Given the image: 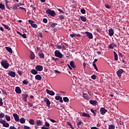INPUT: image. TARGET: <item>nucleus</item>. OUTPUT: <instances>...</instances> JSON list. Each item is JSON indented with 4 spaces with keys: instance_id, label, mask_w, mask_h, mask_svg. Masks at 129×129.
<instances>
[{
    "instance_id": "6e6552de",
    "label": "nucleus",
    "mask_w": 129,
    "mask_h": 129,
    "mask_svg": "<svg viewBox=\"0 0 129 129\" xmlns=\"http://www.w3.org/2000/svg\"><path fill=\"white\" fill-rule=\"evenodd\" d=\"M9 76H10L11 77H16V72L10 71L8 73Z\"/></svg>"
},
{
    "instance_id": "9b49d317",
    "label": "nucleus",
    "mask_w": 129,
    "mask_h": 129,
    "mask_svg": "<svg viewBox=\"0 0 129 129\" xmlns=\"http://www.w3.org/2000/svg\"><path fill=\"white\" fill-rule=\"evenodd\" d=\"M15 91L16 93H18V94L22 93V90H21V88H20V87H16L15 88Z\"/></svg>"
},
{
    "instance_id": "a18cd8bd",
    "label": "nucleus",
    "mask_w": 129,
    "mask_h": 129,
    "mask_svg": "<svg viewBox=\"0 0 129 129\" xmlns=\"http://www.w3.org/2000/svg\"><path fill=\"white\" fill-rule=\"evenodd\" d=\"M76 36H77L76 34H71L70 35V37H71V38H75Z\"/></svg>"
},
{
    "instance_id": "f257e3e1",
    "label": "nucleus",
    "mask_w": 129,
    "mask_h": 129,
    "mask_svg": "<svg viewBox=\"0 0 129 129\" xmlns=\"http://www.w3.org/2000/svg\"><path fill=\"white\" fill-rule=\"evenodd\" d=\"M1 65L5 69H8L9 68V67H10V63H9V62H8V61H4V60L2 61Z\"/></svg>"
},
{
    "instance_id": "c756f323",
    "label": "nucleus",
    "mask_w": 129,
    "mask_h": 129,
    "mask_svg": "<svg viewBox=\"0 0 129 129\" xmlns=\"http://www.w3.org/2000/svg\"><path fill=\"white\" fill-rule=\"evenodd\" d=\"M2 124L5 127H9L10 126V124L6 123V122H4Z\"/></svg>"
},
{
    "instance_id": "f704fd0d",
    "label": "nucleus",
    "mask_w": 129,
    "mask_h": 129,
    "mask_svg": "<svg viewBox=\"0 0 129 129\" xmlns=\"http://www.w3.org/2000/svg\"><path fill=\"white\" fill-rule=\"evenodd\" d=\"M80 19L83 22H86V17L84 16H80Z\"/></svg>"
},
{
    "instance_id": "a211bd4d",
    "label": "nucleus",
    "mask_w": 129,
    "mask_h": 129,
    "mask_svg": "<svg viewBox=\"0 0 129 129\" xmlns=\"http://www.w3.org/2000/svg\"><path fill=\"white\" fill-rule=\"evenodd\" d=\"M114 47H117L114 43H112V44H110V45L108 46L109 49H113Z\"/></svg>"
},
{
    "instance_id": "3c124183",
    "label": "nucleus",
    "mask_w": 129,
    "mask_h": 129,
    "mask_svg": "<svg viewBox=\"0 0 129 129\" xmlns=\"http://www.w3.org/2000/svg\"><path fill=\"white\" fill-rule=\"evenodd\" d=\"M61 97H60L59 96H55V99H56V100H59L61 98Z\"/></svg>"
},
{
    "instance_id": "c9c22d12",
    "label": "nucleus",
    "mask_w": 129,
    "mask_h": 129,
    "mask_svg": "<svg viewBox=\"0 0 129 129\" xmlns=\"http://www.w3.org/2000/svg\"><path fill=\"white\" fill-rule=\"evenodd\" d=\"M6 119L7 120V121H11V117L8 116V115H5Z\"/></svg>"
},
{
    "instance_id": "4c0bfd02",
    "label": "nucleus",
    "mask_w": 129,
    "mask_h": 129,
    "mask_svg": "<svg viewBox=\"0 0 129 129\" xmlns=\"http://www.w3.org/2000/svg\"><path fill=\"white\" fill-rule=\"evenodd\" d=\"M109 129H114L115 128V126L113 124H111L110 125H109Z\"/></svg>"
},
{
    "instance_id": "a19ab883",
    "label": "nucleus",
    "mask_w": 129,
    "mask_h": 129,
    "mask_svg": "<svg viewBox=\"0 0 129 129\" xmlns=\"http://www.w3.org/2000/svg\"><path fill=\"white\" fill-rule=\"evenodd\" d=\"M23 84H24V85H28V84H29V81H27V80H24L23 81Z\"/></svg>"
},
{
    "instance_id": "7c9ffc66",
    "label": "nucleus",
    "mask_w": 129,
    "mask_h": 129,
    "mask_svg": "<svg viewBox=\"0 0 129 129\" xmlns=\"http://www.w3.org/2000/svg\"><path fill=\"white\" fill-rule=\"evenodd\" d=\"M2 25L7 30H9V31L11 30V28L10 27L4 23H2Z\"/></svg>"
},
{
    "instance_id": "09e8293b",
    "label": "nucleus",
    "mask_w": 129,
    "mask_h": 129,
    "mask_svg": "<svg viewBox=\"0 0 129 129\" xmlns=\"http://www.w3.org/2000/svg\"><path fill=\"white\" fill-rule=\"evenodd\" d=\"M58 17H59L60 20H64L65 19V18L64 17V16L62 15H59Z\"/></svg>"
},
{
    "instance_id": "79ce46f5",
    "label": "nucleus",
    "mask_w": 129,
    "mask_h": 129,
    "mask_svg": "<svg viewBox=\"0 0 129 129\" xmlns=\"http://www.w3.org/2000/svg\"><path fill=\"white\" fill-rule=\"evenodd\" d=\"M82 123H83V122H82V121L81 120H80L79 122H77V125H81Z\"/></svg>"
},
{
    "instance_id": "58836bf2",
    "label": "nucleus",
    "mask_w": 129,
    "mask_h": 129,
    "mask_svg": "<svg viewBox=\"0 0 129 129\" xmlns=\"http://www.w3.org/2000/svg\"><path fill=\"white\" fill-rule=\"evenodd\" d=\"M67 123L68 125H69V126H70V128L74 129V127H73V125H72V124H71V123L68 122Z\"/></svg>"
},
{
    "instance_id": "e2e57ef3",
    "label": "nucleus",
    "mask_w": 129,
    "mask_h": 129,
    "mask_svg": "<svg viewBox=\"0 0 129 129\" xmlns=\"http://www.w3.org/2000/svg\"><path fill=\"white\" fill-rule=\"evenodd\" d=\"M28 104L30 106V107H33V103H31V102H28Z\"/></svg>"
},
{
    "instance_id": "ddd939ff",
    "label": "nucleus",
    "mask_w": 129,
    "mask_h": 129,
    "mask_svg": "<svg viewBox=\"0 0 129 129\" xmlns=\"http://www.w3.org/2000/svg\"><path fill=\"white\" fill-rule=\"evenodd\" d=\"M46 91L47 94H49V95H51V96H53V95H55V93L53 91L49 90L48 89H46Z\"/></svg>"
},
{
    "instance_id": "37998d69",
    "label": "nucleus",
    "mask_w": 129,
    "mask_h": 129,
    "mask_svg": "<svg viewBox=\"0 0 129 129\" xmlns=\"http://www.w3.org/2000/svg\"><path fill=\"white\" fill-rule=\"evenodd\" d=\"M81 13L83 14V15L85 14L86 13V11H85V9H81Z\"/></svg>"
},
{
    "instance_id": "bb28decb",
    "label": "nucleus",
    "mask_w": 129,
    "mask_h": 129,
    "mask_svg": "<svg viewBox=\"0 0 129 129\" xmlns=\"http://www.w3.org/2000/svg\"><path fill=\"white\" fill-rule=\"evenodd\" d=\"M113 53L114 55V60H115V61H117V60H118V56L117 55V54H116L115 51H113Z\"/></svg>"
},
{
    "instance_id": "864d4df0",
    "label": "nucleus",
    "mask_w": 129,
    "mask_h": 129,
    "mask_svg": "<svg viewBox=\"0 0 129 129\" xmlns=\"http://www.w3.org/2000/svg\"><path fill=\"white\" fill-rule=\"evenodd\" d=\"M57 49H58L59 50H61L62 49V46L60 45H56Z\"/></svg>"
},
{
    "instance_id": "f03ea898",
    "label": "nucleus",
    "mask_w": 129,
    "mask_h": 129,
    "mask_svg": "<svg viewBox=\"0 0 129 129\" xmlns=\"http://www.w3.org/2000/svg\"><path fill=\"white\" fill-rule=\"evenodd\" d=\"M47 14H48L51 16V17H55L56 13L53 10H51L50 9H47L46 11Z\"/></svg>"
},
{
    "instance_id": "0e129e2a",
    "label": "nucleus",
    "mask_w": 129,
    "mask_h": 129,
    "mask_svg": "<svg viewBox=\"0 0 129 129\" xmlns=\"http://www.w3.org/2000/svg\"><path fill=\"white\" fill-rule=\"evenodd\" d=\"M93 66L94 67V68H97V67H96V64H95V63L94 62H93Z\"/></svg>"
},
{
    "instance_id": "4468645a",
    "label": "nucleus",
    "mask_w": 129,
    "mask_h": 129,
    "mask_svg": "<svg viewBox=\"0 0 129 129\" xmlns=\"http://www.w3.org/2000/svg\"><path fill=\"white\" fill-rule=\"evenodd\" d=\"M123 72V70L122 69L119 70L117 73L116 74L118 76V77H121V74Z\"/></svg>"
},
{
    "instance_id": "4be33fe9",
    "label": "nucleus",
    "mask_w": 129,
    "mask_h": 129,
    "mask_svg": "<svg viewBox=\"0 0 129 129\" xmlns=\"http://www.w3.org/2000/svg\"><path fill=\"white\" fill-rule=\"evenodd\" d=\"M91 112L93 113L94 116H96V114L97 113V110H94L93 109H91Z\"/></svg>"
},
{
    "instance_id": "5fc2aeb1",
    "label": "nucleus",
    "mask_w": 129,
    "mask_h": 129,
    "mask_svg": "<svg viewBox=\"0 0 129 129\" xmlns=\"http://www.w3.org/2000/svg\"><path fill=\"white\" fill-rule=\"evenodd\" d=\"M4 102H3V99H0V106H2V105H3Z\"/></svg>"
},
{
    "instance_id": "412c9836",
    "label": "nucleus",
    "mask_w": 129,
    "mask_h": 129,
    "mask_svg": "<svg viewBox=\"0 0 129 129\" xmlns=\"http://www.w3.org/2000/svg\"><path fill=\"white\" fill-rule=\"evenodd\" d=\"M35 78L36 80H38V81L42 80V76H41V75H37L36 76H35Z\"/></svg>"
},
{
    "instance_id": "2eb2a0df",
    "label": "nucleus",
    "mask_w": 129,
    "mask_h": 129,
    "mask_svg": "<svg viewBox=\"0 0 129 129\" xmlns=\"http://www.w3.org/2000/svg\"><path fill=\"white\" fill-rule=\"evenodd\" d=\"M17 33L18 35H20V36H22V38L24 39H27V35H26V34H22L20 31H17Z\"/></svg>"
},
{
    "instance_id": "2f4dec72",
    "label": "nucleus",
    "mask_w": 129,
    "mask_h": 129,
    "mask_svg": "<svg viewBox=\"0 0 129 129\" xmlns=\"http://www.w3.org/2000/svg\"><path fill=\"white\" fill-rule=\"evenodd\" d=\"M0 9L4 11V10H6V7L5 6V5L1 3L0 4Z\"/></svg>"
},
{
    "instance_id": "603ef678",
    "label": "nucleus",
    "mask_w": 129,
    "mask_h": 129,
    "mask_svg": "<svg viewBox=\"0 0 129 129\" xmlns=\"http://www.w3.org/2000/svg\"><path fill=\"white\" fill-rule=\"evenodd\" d=\"M83 96L84 97H85V98H88V94H87V93H84L83 94Z\"/></svg>"
},
{
    "instance_id": "1a4fd4ad",
    "label": "nucleus",
    "mask_w": 129,
    "mask_h": 129,
    "mask_svg": "<svg viewBox=\"0 0 129 129\" xmlns=\"http://www.w3.org/2000/svg\"><path fill=\"white\" fill-rule=\"evenodd\" d=\"M108 32H109V36H110V37H112V35H114V31L113 30L112 28H110L108 30Z\"/></svg>"
},
{
    "instance_id": "bf43d9fd",
    "label": "nucleus",
    "mask_w": 129,
    "mask_h": 129,
    "mask_svg": "<svg viewBox=\"0 0 129 129\" xmlns=\"http://www.w3.org/2000/svg\"><path fill=\"white\" fill-rule=\"evenodd\" d=\"M31 128L30 126H27V125H24V129H30Z\"/></svg>"
},
{
    "instance_id": "680f3d73",
    "label": "nucleus",
    "mask_w": 129,
    "mask_h": 129,
    "mask_svg": "<svg viewBox=\"0 0 129 129\" xmlns=\"http://www.w3.org/2000/svg\"><path fill=\"white\" fill-rule=\"evenodd\" d=\"M58 12H60L61 14H64V11L60 9H58Z\"/></svg>"
},
{
    "instance_id": "f8f14e48",
    "label": "nucleus",
    "mask_w": 129,
    "mask_h": 129,
    "mask_svg": "<svg viewBox=\"0 0 129 129\" xmlns=\"http://www.w3.org/2000/svg\"><path fill=\"white\" fill-rule=\"evenodd\" d=\"M35 69L37 70V71H42L43 70V66L41 65L36 66Z\"/></svg>"
},
{
    "instance_id": "72a5a7b5",
    "label": "nucleus",
    "mask_w": 129,
    "mask_h": 129,
    "mask_svg": "<svg viewBox=\"0 0 129 129\" xmlns=\"http://www.w3.org/2000/svg\"><path fill=\"white\" fill-rule=\"evenodd\" d=\"M64 55L67 58H68L69 57H70V52H69V51H67L64 52Z\"/></svg>"
},
{
    "instance_id": "ea45409f",
    "label": "nucleus",
    "mask_w": 129,
    "mask_h": 129,
    "mask_svg": "<svg viewBox=\"0 0 129 129\" xmlns=\"http://www.w3.org/2000/svg\"><path fill=\"white\" fill-rule=\"evenodd\" d=\"M28 94H25L24 95H22V97L23 98V99H26L27 98H28Z\"/></svg>"
},
{
    "instance_id": "5701e85b",
    "label": "nucleus",
    "mask_w": 129,
    "mask_h": 129,
    "mask_svg": "<svg viewBox=\"0 0 129 129\" xmlns=\"http://www.w3.org/2000/svg\"><path fill=\"white\" fill-rule=\"evenodd\" d=\"M31 73H32V74H33V75H36L38 74V71H37V70L35 69H32L31 71Z\"/></svg>"
},
{
    "instance_id": "69168bd1",
    "label": "nucleus",
    "mask_w": 129,
    "mask_h": 129,
    "mask_svg": "<svg viewBox=\"0 0 129 129\" xmlns=\"http://www.w3.org/2000/svg\"><path fill=\"white\" fill-rule=\"evenodd\" d=\"M50 121H51V122H53V123L54 122H57V121H56V120H55L53 119H50Z\"/></svg>"
},
{
    "instance_id": "39448f33",
    "label": "nucleus",
    "mask_w": 129,
    "mask_h": 129,
    "mask_svg": "<svg viewBox=\"0 0 129 129\" xmlns=\"http://www.w3.org/2000/svg\"><path fill=\"white\" fill-rule=\"evenodd\" d=\"M101 114H102V115H104V114H105V113H106V112H107V110L105 109V108L104 107H101L100 108V110Z\"/></svg>"
},
{
    "instance_id": "052dcab7",
    "label": "nucleus",
    "mask_w": 129,
    "mask_h": 129,
    "mask_svg": "<svg viewBox=\"0 0 129 129\" xmlns=\"http://www.w3.org/2000/svg\"><path fill=\"white\" fill-rule=\"evenodd\" d=\"M45 126L49 127V126H50V124L48 122H45Z\"/></svg>"
},
{
    "instance_id": "9d476101",
    "label": "nucleus",
    "mask_w": 129,
    "mask_h": 129,
    "mask_svg": "<svg viewBox=\"0 0 129 129\" xmlns=\"http://www.w3.org/2000/svg\"><path fill=\"white\" fill-rule=\"evenodd\" d=\"M45 102H46V106L47 107H50V104H51V102H50V100H49V99L47 98H45L44 99Z\"/></svg>"
},
{
    "instance_id": "423d86ee",
    "label": "nucleus",
    "mask_w": 129,
    "mask_h": 129,
    "mask_svg": "<svg viewBox=\"0 0 129 129\" xmlns=\"http://www.w3.org/2000/svg\"><path fill=\"white\" fill-rule=\"evenodd\" d=\"M85 34L87 35V36L89 39H93V35H92V33L89 32L88 31H86L85 32Z\"/></svg>"
},
{
    "instance_id": "774afa93",
    "label": "nucleus",
    "mask_w": 129,
    "mask_h": 129,
    "mask_svg": "<svg viewBox=\"0 0 129 129\" xmlns=\"http://www.w3.org/2000/svg\"><path fill=\"white\" fill-rule=\"evenodd\" d=\"M91 129H99V128L96 127V126H94V127H92L91 128Z\"/></svg>"
},
{
    "instance_id": "393cba45",
    "label": "nucleus",
    "mask_w": 129,
    "mask_h": 129,
    "mask_svg": "<svg viewBox=\"0 0 129 129\" xmlns=\"http://www.w3.org/2000/svg\"><path fill=\"white\" fill-rule=\"evenodd\" d=\"M38 56L41 59H44L45 58V55L43 53H39Z\"/></svg>"
},
{
    "instance_id": "c03bdc74",
    "label": "nucleus",
    "mask_w": 129,
    "mask_h": 129,
    "mask_svg": "<svg viewBox=\"0 0 129 129\" xmlns=\"http://www.w3.org/2000/svg\"><path fill=\"white\" fill-rule=\"evenodd\" d=\"M5 117V114L3 112L0 113V118H4Z\"/></svg>"
},
{
    "instance_id": "aec40b11",
    "label": "nucleus",
    "mask_w": 129,
    "mask_h": 129,
    "mask_svg": "<svg viewBox=\"0 0 129 129\" xmlns=\"http://www.w3.org/2000/svg\"><path fill=\"white\" fill-rule=\"evenodd\" d=\"M42 121L40 120H37L35 121V124H36L37 125H39V126H41L42 125Z\"/></svg>"
},
{
    "instance_id": "f3484780",
    "label": "nucleus",
    "mask_w": 129,
    "mask_h": 129,
    "mask_svg": "<svg viewBox=\"0 0 129 129\" xmlns=\"http://www.w3.org/2000/svg\"><path fill=\"white\" fill-rule=\"evenodd\" d=\"M89 103L91 104H92V105H97V101L96 100H90L89 101Z\"/></svg>"
},
{
    "instance_id": "8fccbe9b",
    "label": "nucleus",
    "mask_w": 129,
    "mask_h": 129,
    "mask_svg": "<svg viewBox=\"0 0 129 129\" xmlns=\"http://www.w3.org/2000/svg\"><path fill=\"white\" fill-rule=\"evenodd\" d=\"M43 23H45V24H47V23H48V20L46 18H44L43 19Z\"/></svg>"
},
{
    "instance_id": "4d7b16f0",
    "label": "nucleus",
    "mask_w": 129,
    "mask_h": 129,
    "mask_svg": "<svg viewBox=\"0 0 129 129\" xmlns=\"http://www.w3.org/2000/svg\"><path fill=\"white\" fill-rule=\"evenodd\" d=\"M105 7L106 8V9H108V10L110 9V6L107 4H105Z\"/></svg>"
},
{
    "instance_id": "b1692460",
    "label": "nucleus",
    "mask_w": 129,
    "mask_h": 129,
    "mask_svg": "<svg viewBox=\"0 0 129 129\" xmlns=\"http://www.w3.org/2000/svg\"><path fill=\"white\" fill-rule=\"evenodd\" d=\"M70 65L72 67V68H76V66H75V63L73 61H71L70 62Z\"/></svg>"
},
{
    "instance_id": "338daca9",
    "label": "nucleus",
    "mask_w": 129,
    "mask_h": 129,
    "mask_svg": "<svg viewBox=\"0 0 129 129\" xmlns=\"http://www.w3.org/2000/svg\"><path fill=\"white\" fill-rule=\"evenodd\" d=\"M18 74L19 75H22V74H23V73L21 71H18Z\"/></svg>"
},
{
    "instance_id": "6ab92c4d",
    "label": "nucleus",
    "mask_w": 129,
    "mask_h": 129,
    "mask_svg": "<svg viewBox=\"0 0 129 129\" xmlns=\"http://www.w3.org/2000/svg\"><path fill=\"white\" fill-rule=\"evenodd\" d=\"M5 49L11 54H13V49H12V48L9 47H5Z\"/></svg>"
},
{
    "instance_id": "dca6fc26",
    "label": "nucleus",
    "mask_w": 129,
    "mask_h": 129,
    "mask_svg": "<svg viewBox=\"0 0 129 129\" xmlns=\"http://www.w3.org/2000/svg\"><path fill=\"white\" fill-rule=\"evenodd\" d=\"M29 57L32 60H34V59H35V53H34V52H32V51H31L30 52V54L29 55Z\"/></svg>"
},
{
    "instance_id": "e433bc0d",
    "label": "nucleus",
    "mask_w": 129,
    "mask_h": 129,
    "mask_svg": "<svg viewBox=\"0 0 129 129\" xmlns=\"http://www.w3.org/2000/svg\"><path fill=\"white\" fill-rule=\"evenodd\" d=\"M12 9H13V10H14V11H15V10L17 11V10H18V7H17V4H14V5L13 6Z\"/></svg>"
},
{
    "instance_id": "13d9d810",
    "label": "nucleus",
    "mask_w": 129,
    "mask_h": 129,
    "mask_svg": "<svg viewBox=\"0 0 129 129\" xmlns=\"http://www.w3.org/2000/svg\"><path fill=\"white\" fill-rule=\"evenodd\" d=\"M38 37H40V38L43 37V34H42L41 32H39L38 34Z\"/></svg>"
},
{
    "instance_id": "7ed1b4c3",
    "label": "nucleus",
    "mask_w": 129,
    "mask_h": 129,
    "mask_svg": "<svg viewBox=\"0 0 129 129\" xmlns=\"http://www.w3.org/2000/svg\"><path fill=\"white\" fill-rule=\"evenodd\" d=\"M54 55L55 57H57L58 58H61L63 57V54H62L60 51L58 50H55L54 51Z\"/></svg>"
},
{
    "instance_id": "c85d7f7f",
    "label": "nucleus",
    "mask_w": 129,
    "mask_h": 129,
    "mask_svg": "<svg viewBox=\"0 0 129 129\" xmlns=\"http://www.w3.org/2000/svg\"><path fill=\"white\" fill-rule=\"evenodd\" d=\"M82 116H84L85 117H90V115L83 112L82 113Z\"/></svg>"
},
{
    "instance_id": "cd10ccee",
    "label": "nucleus",
    "mask_w": 129,
    "mask_h": 129,
    "mask_svg": "<svg viewBox=\"0 0 129 129\" xmlns=\"http://www.w3.org/2000/svg\"><path fill=\"white\" fill-rule=\"evenodd\" d=\"M19 121L21 123H25L26 122V119L24 117H21L20 119H19Z\"/></svg>"
},
{
    "instance_id": "a878e982",
    "label": "nucleus",
    "mask_w": 129,
    "mask_h": 129,
    "mask_svg": "<svg viewBox=\"0 0 129 129\" xmlns=\"http://www.w3.org/2000/svg\"><path fill=\"white\" fill-rule=\"evenodd\" d=\"M29 122L30 124H31L32 125H34V124H35V120H34L33 119H30Z\"/></svg>"
},
{
    "instance_id": "0eeeda50",
    "label": "nucleus",
    "mask_w": 129,
    "mask_h": 129,
    "mask_svg": "<svg viewBox=\"0 0 129 129\" xmlns=\"http://www.w3.org/2000/svg\"><path fill=\"white\" fill-rule=\"evenodd\" d=\"M13 117H14V119L15 121H20V118L19 117V115L17 113H14L13 114Z\"/></svg>"
},
{
    "instance_id": "49530a36",
    "label": "nucleus",
    "mask_w": 129,
    "mask_h": 129,
    "mask_svg": "<svg viewBox=\"0 0 129 129\" xmlns=\"http://www.w3.org/2000/svg\"><path fill=\"white\" fill-rule=\"evenodd\" d=\"M91 78L93 79V80H95V79H96V76L95 75H92L91 77Z\"/></svg>"
},
{
    "instance_id": "20e7f679",
    "label": "nucleus",
    "mask_w": 129,
    "mask_h": 129,
    "mask_svg": "<svg viewBox=\"0 0 129 129\" xmlns=\"http://www.w3.org/2000/svg\"><path fill=\"white\" fill-rule=\"evenodd\" d=\"M28 23H29L32 28H34L35 29H37V28H38L37 24H35V21L29 20Z\"/></svg>"
},
{
    "instance_id": "de8ad7c7",
    "label": "nucleus",
    "mask_w": 129,
    "mask_h": 129,
    "mask_svg": "<svg viewBox=\"0 0 129 129\" xmlns=\"http://www.w3.org/2000/svg\"><path fill=\"white\" fill-rule=\"evenodd\" d=\"M56 25H57V23H52V24H51L50 27L51 28H55V27H56Z\"/></svg>"
},
{
    "instance_id": "473e14b6",
    "label": "nucleus",
    "mask_w": 129,
    "mask_h": 129,
    "mask_svg": "<svg viewBox=\"0 0 129 129\" xmlns=\"http://www.w3.org/2000/svg\"><path fill=\"white\" fill-rule=\"evenodd\" d=\"M63 100L64 102H69V99L67 97H64L63 98Z\"/></svg>"
},
{
    "instance_id": "6e6d98bb",
    "label": "nucleus",
    "mask_w": 129,
    "mask_h": 129,
    "mask_svg": "<svg viewBox=\"0 0 129 129\" xmlns=\"http://www.w3.org/2000/svg\"><path fill=\"white\" fill-rule=\"evenodd\" d=\"M4 122H7V121L5 120L0 119V123H2L3 124V123H4Z\"/></svg>"
}]
</instances>
